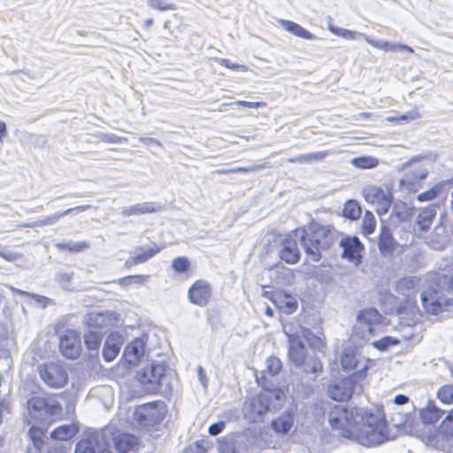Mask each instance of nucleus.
Here are the masks:
<instances>
[{
    "label": "nucleus",
    "mask_w": 453,
    "mask_h": 453,
    "mask_svg": "<svg viewBox=\"0 0 453 453\" xmlns=\"http://www.w3.org/2000/svg\"><path fill=\"white\" fill-rule=\"evenodd\" d=\"M79 429L74 424L62 425L52 430L50 437L55 441H68L71 440L77 433Z\"/></svg>",
    "instance_id": "obj_30"
},
{
    "label": "nucleus",
    "mask_w": 453,
    "mask_h": 453,
    "mask_svg": "<svg viewBox=\"0 0 453 453\" xmlns=\"http://www.w3.org/2000/svg\"><path fill=\"white\" fill-rule=\"evenodd\" d=\"M427 169L419 163L411 164L399 181L400 187L407 191H416L419 187V181L427 176Z\"/></svg>",
    "instance_id": "obj_11"
},
{
    "label": "nucleus",
    "mask_w": 453,
    "mask_h": 453,
    "mask_svg": "<svg viewBox=\"0 0 453 453\" xmlns=\"http://www.w3.org/2000/svg\"><path fill=\"white\" fill-rule=\"evenodd\" d=\"M38 374L46 386L50 388H61L68 381L66 370L58 363H47L38 365Z\"/></svg>",
    "instance_id": "obj_7"
},
{
    "label": "nucleus",
    "mask_w": 453,
    "mask_h": 453,
    "mask_svg": "<svg viewBox=\"0 0 453 453\" xmlns=\"http://www.w3.org/2000/svg\"><path fill=\"white\" fill-rule=\"evenodd\" d=\"M392 203V198H387L382 202L376 204V211L379 215H384L388 213Z\"/></svg>",
    "instance_id": "obj_59"
},
{
    "label": "nucleus",
    "mask_w": 453,
    "mask_h": 453,
    "mask_svg": "<svg viewBox=\"0 0 453 453\" xmlns=\"http://www.w3.org/2000/svg\"><path fill=\"white\" fill-rule=\"evenodd\" d=\"M11 289H12V291L17 292V293H19L21 296H31L42 308H45L48 305V303H50V298H48V297H46L44 296H41V295L34 294V293H29V292H27V291H24V290H20V289L15 288L13 287H12Z\"/></svg>",
    "instance_id": "obj_52"
},
{
    "label": "nucleus",
    "mask_w": 453,
    "mask_h": 453,
    "mask_svg": "<svg viewBox=\"0 0 453 453\" xmlns=\"http://www.w3.org/2000/svg\"><path fill=\"white\" fill-rule=\"evenodd\" d=\"M146 342L143 337L131 341L125 348L123 357L129 365H136L145 354Z\"/></svg>",
    "instance_id": "obj_17"
},
{
    "label": "nucleus",
    "mask_w": 453,
    "mask_h": 453,
    "mask_svg": "<svg viewBox=\"0 0 453 453\" xmlns=\"http://www.w3.org/2000/svg\"><path fill=\"white\" fill-rule=\"evenodd\" d=\"M329 154L330 152L328 150L301 154L296 157L288 158V161L289 163H297L302 165L311 164L313 162L322 161Z\"/></svg>",
    "instance_id": "obj_33"
},
{
    "label": "nucleus",
    "mask_w": 453,
    "mask_h": 453,
    "mask_svg": "<svg viewBox=\"0 0 453 453\" xmlns=\"http://www.w3.org/2000/svg\"><path fill=\"white\" fill-rule=\"evenodd\" d=\"M280 257L290 265L297 263L300 259V252L296 242L292 239H284L281 242Z\"/></svg>",
    "instance_id": "obj_21"
},
{
    "label": "nucleus",
    "mask_w": 453,
    "mask_h": 453,
    "mask_svg": "<svg viewBox=\"0 0 453 453\" xmlns=\"http://www.w3.org/2000/svg\"><path fill=\"white\" fill-rule=\"evenodd\" d=\"M219 452L220 453H236V449L231 441L226 440V441H220Z\"/></svg>",
    "instance_id": "obj_60"
},
{
    "label": "nucleus",
    "mask_w": 453,
    "mask_h": 453,
    "mask_svg": "<svg viewBox=\"0 0 453 453\" xmlns=\"http://www.w3.org/2000/svg\"><path fill=\"white\" fill-rule=\"evenodd\" d=\"M341 365L344 372H356L364 365L367 366L366 360H359L351 350H344L341 356Z\"/></svg>",
    "instance_id": "obj_25"
},
{
    "label": "nucleus",
    "mask_w": 453,
    "mask_h": 453,
    "mask_svg": "<svg viewBox=\"0 0 453 453\" xmlns=\"http://www.w3.org/2000/svg\"><path fill=\"white\" fill-rule=\"evenodd\" d=\"M361 206L356 200H348L342 209V216L348 219L355 220L361 215Z\"/></svg>",
    "instance_id": "obj_40"
},
{
    "label": "nucleus",
    "mask_w": 453,
    "mask_h": 453,
    "mask_svg": "<svg viewBox=\"0 0 453 453\" xmlns=\"http://www.w3.org/2000/svg\"><path fill=\"white\" fill-rule=\"evenodd\" d=\"M437 398L446 404L453 403V384H448L441 387L437 390Z\"/></svg>",
    "instance_id": "obj_45"
},
{
    "label": "nucleus",
    "mask_w": 453,
    "mask_h": 453,
    "mask_svg": "<svg viewBox=\"0 0 453 453\" xmlns=\"http://www.w3.org/2000/svg\"><path fill=\"white\" fill-rule=\"evenodd\" d=\"M390 411V422L396 428H402L404 432L411 433L416 423L415 407L411 404L403 407L388 405Z\"/></svg>",
    "instance_id": "obj_9"
},
{
    "label": "nucleus",
    "mask_w": 453,
    "mask_h": 453,
    "mask_svg": "<svg viewBox=\"0 0 453 453\" xmlns=\"http://www.w3.org/2000/svg\"><path fill=\"white\" fill-rule=\"evenodd\" d=\"M339 246L342 249V257L350 262L359 263L361 259V251L364 245L357 236H347L339 242Z\"/></svg>",
    "instance_id": "obj_15"
},
{
    "label": "nucleus",
    "mask_w": 453,
    "mask_h": 453,
    "mask_svg": "<svg viewBox=\"0 0 453 453\" xmlns=\"http://www.w3.org/2000/svg\"><path fill=\"white\" fill-rule=\"evenodd\" d=\"M225 427H226L225 421H219V422L211 424L208 427V433L212 436H216L219 434H220L224 430Z\"/></svg>",
    "instance_id": "obj_58"
},
{
    "label": "nucleus",
    "mask_w": 453,
    "mask_h": 453,
    "mask_svg": "<svg viewBox=\"0 0 453 453\" xmlns=\"http://www.w3.org/2000/svg\"><path fill=\"white\" fill-rule=\"evenodd\" d=\"M268 166V163L264 164H251L247 166L242 167H234L232 168V173H250V172H257L266 168Z\"/></svg>",
    "instance_id": "obj_56"
},
{
    "label": "nucleus",
    "mask_w": 453,
    "mask_h": 453,
    "mask_svg": "<svg viewBox=\"0 0 453 453\" xmlns=\"http://www.w3.org/2000/svg\"><path fill=\"white\" fill-rule=\"evenodd\" d=\"M56 246L58 247V250H68L70 252H81L84 249L88 248V244L85 242H69L64 243H58Z\"/></svg>",
    "instance_id": "obj_49"
},
{
    "label": "nucleus",
    "mask_w": 453,
    "mask_h": 453,
    "mask_svg": "<svg viewBox=\"0 0 453 453\" xmlns=\"http://www.w3.org/2000/svg\"><path fill=\"white\" fill-rule=\"evenodd\" d=\"M103 338V333L97 330L88 329L84 333V343L90 351L96 354L100 348Z\"/></svg>",
    "instance_id": "obj_36"
},
{
    "label": "nucleus",
    "mask_w": 453,
    "mask_h": 453,
    "mask_svg": "<svg viewBox=\"0 0 453 453\" xmlns=\"http://www.w3.org/2000/svg\"><path fill=\"white\" fill-rule=\"evenodd\" d=\"M137 443V438L130 434H120L114 438L115 449L119 453H126Z\"/></svg>",
    "instance_id": "obj_35"
},
{
    "label": "nucleus",
    "mask_w": 453,
    "mask_h": 453,
    "mask_svg": "<svg viewBox=\"0 0 453 453\" xmlns=\"http://www.w3.org/2000/svg\"><path fill=\"white\" fill-rule=\"evenodd\" d=\"M29 417L39 423H48L62 416V406L54 397L34 395L27 400Z\"/></svg>",
    "instance_id": "obj_5"
},
{
    "label": "nucleus",
    "mask_w": 453,
    "mask_h": 453,
    "mask_svg": "<svg viewBox=\"0 0 453 453\" xmlns=\"http://www.w3.org/2000/svg\"><path fill=\"white\" fill-rule=\"evenodd\" d=\"M421 302L424 308L431 314H438L442 311V304L437 300H432L422 295Z\"/></svg>",
    "instance_id": "obj_46"
},
{
    "label": "nucleus",
    "mask_w": 453,
    "mask_h": 453,
    "mask_svg": "<svg viewBox=\"0 0 453 453\" xmlns=\"http://www.w3.org/2000/svg\"><path fill=\"white\" fill-rule=\"evenodd\" d=\"M397 241L393 237L390 229L384 224L380 228L378 247L383 256H390L397 246Z\"/></svg>",
    "instance_id": "obj_19"
},
{
    "label": "nucleus",
    "mask_w": 453,
    "mask_h": 453,
    "mask_svg": "<svg viewBox=\"0 0 453 453\" xmlns=\"http://www.w3.org/2000/svg\"><path fill=\"white\" fill-rule=\"evenodd\" d=\"M443 413L444 411L439 409L434 401L429 400L426 406L420 410L419 417L422 423L434 425L441 418Z\"/></svg>",
    "instance_id": "obj_24"
},
{
    "label": "nucleus",
    "mask_w": 453,
    "mask_h": 453,
    "mask_svg": "<svg viewBox=\"0 0 453 453\" xmlns=\"http://www.w3.org/2000/svg\"><path fill=\"white\" fill-rule=\"evenodd\" d=\"M280 23L285 30L297 37L306 40H314L316 38L314 35L294 21L281 19Z\"/></svg>",
    "instance_id": "obj_32"
},
{
    "label": "nucleus",
    "mask_w": 453,
    "mask_h": 453,
    "mask_svg": "<svg viewBox=\"0 0 453 453\" xmlns=\"http://www.w3.org/2000/svg\"><path fill=\"white\" fill-rule=\"evenodd\" d=\"M441 429L448 436L453 437V409L441 421Z\"/></svg>",
    "instance_id": "obj_55"
},
{
    "label": "nucleus",
    "mask_w": 453,
    "mask_h": 453,
    "mask_svg": "<svg viewBox=\"0 0 453 453\" xmlns=\"http://www.w3.org/2000/svg\"><path fill=\"white\" fill-rule=\"evenodd\" d=\"M328 30L331 33H333L334 35L342 37L347 40H357L359 38L365 39V36H366V35H365V34L356 32V31H351V30L338 27H334L331 24L328 25Z\"/></svg>",
    "instance_id": "obj_42"
},
{
    "label": "nucleus",
    "mask_w": 453,
    "mask_h": 453,
    "mask_svg": "<svg viewBox=\"0 0 453 453\" xmlns=\"http://www.w3.org/2000/svg\"><path fill=\"white\" fill-rule=\"evenodd\" d=\"M282 367L280 358L274 356H270L265 360V370L262 371L260 376L264 373L266 377V388H274L271 382V379L278 374Z\"/></svg>",
    "instance_id": "obj_28"
},
{
    "label": "nucleus",
    "mask_w": 453,
    "mask_h": 453,
    "mask_svg": "<svg viewBox=\"0 0 453 453\" xmlns=\"http://www.w3.org/2000/svg\"><path fill=\"white\" fill-rule=\"evenodd\" d=\"M367 368L365 365L349 376L335 381L328 386V395L334 401L344 402L349 400L352 395L361 389V381L366 376Z\"/></svg>",
    "instance_id": "obj_6"
},
{
    "label": "nucleus",
    "mask_w": 453,
    "mask_h": 453,
    "mask_svg": "<svg viewBox=\"0 0 453 453\" xmlns=\"http://www.w3.org/2000/svg\"><path fill=\"white\" fill-rule=\"evenodd\" d=\"M149 276H142V275H133V276H127L126 278H123L122 279V281L124 284L126 283H132V282H135V283H138V284H142L147 279H148Z\"/></svg>",
    "instance_id": "obj_63"
},
{
    "label": "nucleus",
    "mask_w": 453,
    "mask_h": 453,
    "mask_svg": "<svg viewBox=\"0 0 453 453\" xmlns=\"http://www.w3.org/2000/svg\"><path fill=\"white\" fill-rule=\"evenodd\" d=\"M328 422L334 429L341 430L342 436L360 435L365 441L363 443L369 445L381 444L389 438L385 414L379 409L372 412L338 403L328 412Z\"/></svg>",
    "instance_id": "obj_1"
},
{
    "label": "nucleus",
    "mask_w": 453,
    "mask_h": 453,
    "mask_svg": "<svg viewBox=\"0 0 453 453\" xmlns=\"http://www.w3.org/2000/svg\"><path fill=\"white\" fill-rule=\"evenodd\" d=\"M436 216V208L430 205L419 211L416 217L415 225L421 232H427Z\"/></svg>",
    "instance_id": "obj_23"
},
{
    "label": "nucleus",
    "mask_w": 453,
    "mask_h": 453,
    "mask_svg": "<svg viewBox=\"0 0 453 453\" xmlns=\"http://www.w3.org/2000/svg\"><path fill=\"white\" fill-rule=\"evenodd\" d=\"M441 187H442V183L440 182V183L434 185L430 189L418 194V196H417V199L419 202H426V201L433 200V199H434V198L439 196V194L441 192Z\"/></svg>",
    "instance_id": "obj_47"
},
{
    "label": "nucleus",
    "mask_w": 453,
    "mask_h": 453,
    "mask_svg": "<svg viewBox=\"0 0 453 453\" xmlns=\"http://www.w3.org/2000/svg\"><path fill=\"white\" fill-rule=\"evenodd\" d=\"M165 365L162 363L150 362L144 365L136 373V378L141 384L159 385L165 375Z\"/></svg>",
    "instance_id": "obj_14"
},
{
    "label": "nucleus",
    "mask_w": 453,
    "mask_h": 453,
    "mask_svg": "<svg viewBox=\"0 0 453 453\" xmlns=\"http://www.w3.org/2000/svg\"><path fill=\"white\" fill-rule=\"evenodd\" d=\"M28 435L33 442L35 448L34 451L42 453L41 451L43 445L46 444V441H49L44 430L35 426H32L28 430Z\"/></svg>",
    "instance_id": "obj_37"
},
{
    "label": "nucleus",
    "mask_w": 453,
    "mask_h": 453,
    "mask_svg": "<svg viewBox=\"0 0 453 453\" xmlns=\"http://www.w3.org/2000/svg\"><path fill=\"white\" fill-rule=\"evenodd\" d=\"M256 380L263 390L255 396L245 401L242 412L244 418L250 423L263 421L267 412L274 411L280 408L285 402V392L280 388H266V377L256 374Z\"/></svg>",
    "instance_id": "obj_2"
},
{
    "label": "nucleus",
    "mask_w": 453,
    "mask_h": 453,
    "mask_svg": "<svg viewBox=\"0 0 453 453\" xmlns=\"http://www.w3.org/2000/svg\"><path fill=\"white\" fill-rule=\"evenodd\" d=\"M0 257L10 262L15 261L19 257V254L10 250H0Z\"/></svg>",
    "instance_id": "obj_62"
},
{
    "label": "nucleus",
    "mask_w": 453,
    "mask_h": 453,
    "mask_svg": "<svg viewBox=\"0 0 453 453\" xmlns=\"http://www.w3.org/2000/svg\"><path fill=\"white\" fill-rule=\"evenodd\" d=\"M418 288V280L415 277L406 276L400 279L395 286V291L409 298L415 295Z\"/></svg>",
    "instance_id": "obj_29"
},
{
    "label": "nucleus",
    "mask_w": 453,
    "mask_h": 453,
    "mask_svg": "<svg viewBox=\"0 0 453 453\" xmlns=\"http://www.w3.org/2000/svg\"><path fill=\"white\" fill-rule=\"evenodd\" d=\"M194 445L196 446V449H199V453L206 452L211 447L210 441L204 439L196 441Z\"/></svg>",
    "instance_id": "obj_64"
},
{
    "label": "nucleus",
    "mask_w": 453,
    "mask_h": 453,
    "mask_svg": "<svg viewBox=\"0 0 453 453\" xmlns=\"http://www.w3.org/2000/svg\"><path fill=\"white\" fill-rule=\"evenodd\" d=\"M160 251V248L154 244L152 247L144 250L142 246L135 247L132 251L133 264H142L148 261Z\"/></svg>",
    "instance_id": "obj_31"
},
{
    "label": "nucleus",
    "mask_w": 453,
    "mask_h": 453,
    "mask_svg": "<svg viewBox=\"0 0 453 453\" xmlns=\"http://www.w3.org/2000/svg\"><path fill=\"white\" fill-rule=\"evenodd\" d=\"M400 341L391 336H385L378 341L373 342L372 344L374 348L380 351L387 350L389 346L397 345Z\"/></svg>",
    "instance_id": "obj_48"
},
{
    "label": "nucleus",
    "mask_w": 453,
    "mask_h": 453,
    "mask_svg": "<svg viewBox=\"0 0 453 453\" xmlns=\"http://www.w3.org/2000/svg\"><path fill=\"white\" fill-rule=\"evenodd\" d=\"M172 267L178 273H186L190 268V262L186 257H177L173 260Z\"/></svg>",
    "instance_id": "obj_51"
},
{
    "label": "nucleus",
    "mask_w": 453,
    "mask_h": 453,
    "mask_svg": "<svg viewBox=\"0 0 453 453\" xmlns=\"http://www.w3.org/2000/svg\"><path fill=\"white\" fill-rule=\"evenodd\" d=\"M300 333L302 334L303 337L305 338V340L309 342L310 345L315 348H319L322 345L321 339L319 336L315 335L313 332L309 328L302 327Z\"/></svg>",
    "instance_id": "obj_53"
},
{
    "label": "nucleus",
    "mask_w": 453,
    "mask_h": 453,
    "mask_svg": "<svg viewBox=\"0 0 453 453\" xmlns=\"http://www.w3.org/2000/svg\"><path fill=\"white\" fill-rule=\"evenodd\" d=\"M375 226L376 220L373 214L371 211H366L362 219L361 233L364 235H369L374 231Z\"/></svg>",
    "instance_id": "obj_44"
},
{
    "label": "nucleus",
    "mask_w": 453,
    "mask_h": 453,
    "mask_svg": "<svg viewBox=\"0 0 453 453\" xmlns=\"http://www.w3.org/2000/svg\"><path fill=\"white\" fill-rule=\"evenodd\" d=\"M351 164L357 168L372 169L379 165V159L372 156H362L352 158Z\"/></svg>",
    "instance_id": "obj_43"
},
{
    "label": "nucleus",
    "mask_w": 453,
    "mask_h": 453,
    "mask_svg": "<svg viewBox=\"0 0 453 453\" xmlns=\"http://www.w3.org/2000/svg\"><path fill=\"white\" fill-rule=\"evenodd\" d=\"M363 196L367 203L378 204L387 198H392L388 191H385L380 187L368 185L362 190Z\"/></svg>",
    "instance_id": "obj_22"
},
{
    "label": "nucleus",
    "mask_w": 453,
    "mask_h": 453,
    "mask_svg": "<svg viewBox=\"0 0 453 453\" xmlns=\"http://www.w3.org/2000/svg\"><path fill=\"white\" fill-rule=\"evenodd\" d=\"M365 41L374 48L382 50L384 51H395V43H390L381 40H372L369 36H365Z\"/></svg>",
    "instance_id": "obj_50"
},
{
    "label": "nucleus",
    "mask_w": 453,
    "mask_h": 453,
    "mask_svg": "<svg viewBox=\"0 0 453 453\" xmlns=\"http://www.w3.org/2000/svg\"><path fill=\"white\" fill-rule=\"evenodd\" d=\"M47 453H67V448L60 441H54L48 446Z\"/></svg>",
    "instance_id": "obj_57"
},
{
    "label": "nucleus",
    "mask_w": 453,
    "mask_h": 453,
    "mask_svg": "<svg viewBox=\"0 0 453 453\" xmlns=\"http://www.w3.org/2000/svg\"><path fill=\"white\" fill-rule=\"evenodd\" d=\"M188 296L190 303L204 306L211 297V287L206 280H198L188 288Z\"/></svg>",
    "instance_id": "obj_16"
},
{
    "label": "nucleus",
    "mask_w": 453,
    "mask_h": 453,
    "mask_svg": "<svg viewBox=\"0 0 453 453\" xmlns=\"http://www.w3.org/2000/svg\"><path fill=\"white\" fill-rule=\"evenodd\" d=\"M74 277L73 271H58L54 279L59 284V286L67 291H73L75 288L72 286V280Z\"/></svg>",
    "instance_id": "obj_39"
},
{
    "label": "nucleus",
    "mask_w": 453,
    "mask_h": 453,
    "mask_svg": "<svg viewBox=\"0 0 453 453\" xmlns=\"http://www.w3.org/2000/svg\"><path fill=\"white\" fill-rule=\"evenodd\" d=\"M163 206L159 203L143 202L135 203L129 206H125L121 209V215L123 217L139 216L142 214H150L162 211Z\"/></svg>",
    "instance_id": "obj_18"
},
{
    "label": "nucleus",
    "mask_w": 453,
    "mask_h": 453,
    "mask_svg": "<svg viewBox=\"0 0 453 453\" xmlns=\"http://www.w3.org/2000/svg\"><path fill=\"white\" fill-rule=\"evenodd\" d=\"M110 447L109 437L104 432L94 431L76 444L74 453H110Z\"/></svg>",
    "instance_id": "obj_8"
},
{
    "label": "nucleus",
    "mask_w": 453,
    "mask_h": 453,
    "mask_svg": "<svg viewBox=\"0 0 453 453\" xmlns=\"http://www.w3.org/2000/svg\"><path fill=\"white\" fill-rule=\"evenodd\" d=\"M273 302L286 314L293 313L297 308V301L296 298L287 293L276 294Z\"/></svg>",
    "instance_id": "obj_27"
},
{
    "label": "nucleus",
    "mask_w": 453,
    "mask_h": 453,
    "mask_svg": "<svg viewBox=\"0 0 453 453\" xmlns=\"http://www.w3.org/2000/svg\"><path fill=\"white\" fill-rule=\"evenodd\" d=\"M59 350L67 359H76L81 353V339L74 330H66L59 338Z\"/></svg>",
    "instance_id": "obj_12"
},
{
    "label": "nucleus",
    "mask_w": 453,
    "mask_h": 453,
    "mask_svg": "<svg viewBox=\"0 0 453 453\" xmlns=\"http://www.w3.org/2000/svg\"><path fill=\"white\" fill-rule=\"evenodd\" d=\"M137 423L149 428L159 424L164 418V413L156 403H148L137 407L134 412Z\"/></svg>",
    "instance_id": "obj_10"
},
{
    "label": "nucleus",
    "mask_w": 453,
    "mask_h": 453,
    "mask_svg": "<svg viewBox=\"0 0 453 453\" xmlns=\"http://www.w3.org/2000/svg\"><path fill=\"white\" fill-rule=\"evenodd\" d=\"M410 402V398L403 394H398L394 397L393 403L389 404L390 406H397L403 407V405L408 404Z\"/></svg>",
    "instance_id": "obj_61"
},
{
    "label": "nucleus",
    "mask_w": 453,
    "mask_h": 453,
    "mask_svg": "<svg viewBox=\"0 0 453 453\" xmlns=\"http://www.w3.org/2000/svg\"><path fill=\"white\" fill-rule=\"evenodd\" d=\"M117 322L116 314L112 311H90L83 318V323L88 329L97 330L112 326Z\"/></svg>",
    "instance_id": "obj_13"
},
{
    "label": "nucleus",
    "mask_w": 453,
    "mask_h": 453,
    "mask_svg": "<svg viewBox=\"0 0 453 453\" xmlns=\"http://www.w3.org/2000/svg\"><path fill=\"white\" fill-rule=\"evenodd\" d=\"M90 205H79L73 208L66 209L65 211L60 213H54L50 216H47L42 219H40L36 222V226H51L56 224L62 217L70 214L73 211H83L89 208Z\"/></svg>",
    "instance_id": "obj_34"
},
{
    "label": "nucleus",
    "mask_w": 453,
    "mask_h": 453,
    "mask_svg": "<svg viewBox=\"0 0 453 453\" xmlns=\"http://www.w3.org/2000/svg\"><path fill=\"white\" fill-rule=\"evenodd\" d=\"M294 424V415L290 411H287L273 419L271 423L272 428L277 433L285 434L289 432Z\"/></svg>",
    "instance_id": "obj_26"
},
{
    "label": "nucleus",
    "mask_w": 453,
    "mask_h": 453,
    "mask_svg": "<svg viewBox=\"0 0 453 453\" xmlns=\"http://www.w3.org/2000/svg\"><path fill=\"white\" fill-rule=\"evenodd\" d=\"M339 232L331 226L311 221L302 230L300 243L308 258L319 262L321 251L326 250L336 242Z\"/></svg>",
    "instance_id": "obj_3"
},
{
    "label": "nucleus",
    "mask_w": 453,
    "mask_h": 453,
    "mask_svg": "<svg viewBox=\"0 0 453 453\" xmlns=\"http://www.w3.org/2000/svg\"><path fill=\"white\" fill-rule=\"evenodd\" d=\"M148 5L152 9H157L160 12L175 10V5L167 3L165 0H146Z\"/></svg>",
    "instance_id": "obj_54"
},
{
    "label": "nucleus",
    "mask_w": 453,
    "mask_h": 453,
    "mask_svg": "<svg viewBox=\"0 0 453 453\" xmlns=\"http://www.w3.org/2000/svg\"><path fill=\"white\" fill-rule=\"evenodd\" d=\"M121 339L118 334H109L103 346L102 355L106 362L112 361L120 350Z\"/></svg>",
    "instance_id": "obj_20"
},
{
    "label": "nucleus",
    "mask_w": 453,
    "mask_h": 453,
    "mask_svg": "<svg viewBox=\"0 0 453 453\" xmlns=\"http://www.w3.org/2000/svg\"><path fill=\"white\" fill-rule=\"evenodd\" d=\"M357 319L360 323L371 326L372 324H377L380 322V315L376 309L370 308L361 311L357 314Z\"/></svg>",
    "instance_id": "obj_41"
},
{
    "label": "nucleus",
    "mask_w": 453,
    "mask_h": 453,
    "mask_svg": "<svg viewBox=\"0 0 453 453\" xmlns=\"http://www.w3.org/2000/svg\"><path fill=\"white\" fill-rule=\"evenodd\" d=\"M412 216V208L403 202L395 203L391 211V217L397 219L399 222H406Z\"/></svg>",
    "instance_id": "obj_38"
},
{
    "label": "nucleus",
    "mask_w": 453,
    "mask_h": 453,
    "mask_svg": "<svg viewBox=\"0 0 453 453\" xmlns=\"http://www.w3.org/2000/svg\"><path fill=\"white\" fill-rule=\"evenodd\" d=\"M288 357L289 362L305 373L316 376L322 371L321 362L315 357L308 354V349L300 336L296 334H287Z\"/></svg>",
    "instance_id": "obj_4"
}]
</instances>
